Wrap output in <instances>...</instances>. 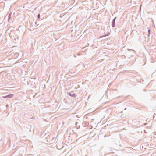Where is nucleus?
Segmentation results:
<instances>
[{
    "label": "nucleus",
    "instance_id": "nucleus-3",
    "mask_svg": "<svg viewBox=\"0 0 156 156\" xmlns=\"http://www.w3.org/2000/svg\"><path fill=\"white\" fill-rule=\"evenodd\" d=\"M117 17H115L112 20V27H115V20L116 19Z\"/></svg>",
    "mask_w": 156,
    "mask_h": 156
},
{
    "label": "nucleus",
    "instance_id": "nucleus-2",
    "mask_svg": "<svg viewBox=\"0 0 156 156\" xmlns=\"http://www.w3.org/2000/svg\"><path fill=\"white\" fill-rule=\"evenodd\" d=\"M13 96V95L12 94H9L8 95L4 96H2V98H12Z\"/></svg>",
    "mask_w": 156,
    "mask_h": 156
},
{
    "label": "nucleus",
    "instance_id": "nucleus-4",
    "mask_svg": "<svg viewBox=\"0 0 156 156\" xmlns=\"http://www.w3.org/2000/svg\"><path fill=\"white\" fill-rule=\"evenodd\" d=\"M14 55L15 58H18L19 55V52H17L16 53H15L14 54Z\"/></svg>",
    "mask_w": 156,
    "mask_h": 156
},
{
    "label": "nucleus",
    "instance_id": "nucleus-1",
    "mask_svg": "<svg viewBox=\"0 0 156 156\" xmlns=\"http://www.w3.org/2000/svg\"><path fill=\"white\" fill-rule=\"evenodd\" d=\"M67 94H68L69 96L73 97V98H75L76 97V94L73 93V92H68Z\"/></svg>",
    "mask_w": 156,
    "mask_h": 156
},
{
    "label": "nucleus",
    "instance_id": "nucleus-7",
    "mask_svg": "<svg viewBox=\"0 0 156 156\" xmlns=\"http://www.w3.org/2000/svg\"><path fill=\"white\" fill-rule=\"evenodd\" d=\"M107 35H103V36H100L99 37V38H102V37H105Z\"/></svg>",
    "mask_w": 156,
    "mask_h": 156
},
{
    "label": "nucleus",
    "instance_id": "nucleus-10",
    "mask_svg": "<svg viewBox=\"0 0 156 156\" xmlns=\"http://www.w3.org/2000/svg\"><path fill=\"white\" fill-rule=\"evenodd\" d=\"M9 36L10 37H11V33H10L9 34Z\"/></svg>",
    "mask_w": 156,
    "mask_h": 156
},
{
    "label": "nucleus",
    "instance_id": "nucleus-13",
    "mask_svg": "<svg viewBox=\"0 0 156 156\" xmlns=\"http://www.w3.org/2000/svg\"><path fill=\"white\" fill-rule=\"evenodd\" d=\"M117 90V89H114V90Z\"/></svg>",
    "mask_w": 156,
    "mask_h": 156
},
{
    "label": "nucleus",
    "instance_id": "nucleus-14",
    "mask_svg": "<svg viewBox=\"0 0 156 156\" xmlns=\"http://www.w3.org/2000/svg\"><path fill=\"white\" fill-rule=\"evenodd\" d=\"M77 123V122H76V124Z\"/></svg>",
    "mask_w": 156,
    "mask_h": 156
},
{
    "label": "nucleus",
    "instance_id": "nucleus-9",
    "mask_svg": "<svg viewBox=\"0 0 156 156\" xmlns=\"http://www.w3.org/2000/svg\"><path fill=\"white\" fill-rule=\"evenodd\" d=\"M117 26L119 28L121 27V25H119L117 24Z\"/></svg>",
    "mask_w": 156,
    "mask_h": 156
},
{
    "label": "nucleus",
    "instance_id": "nucleus-8",
    "mask_svg": "<svg viewBox=\"0 0 156 156\" xmlns=\"http://www.w3.org/2000/svg\"><path fill=\"white\" fill-rule=\"evenodd\" d=\"M40 15L39 14H38L37 15V20L39 19L40 18Z\"/></svg>",
    "mask_w": 156,
    "mask_h": 156
},
{
    "label": "nucleus",
    "instance_id": "nucleus-6",
    "mask_svg": "<svg viewBox=\"0 0 156 156\" xmlns=\"http://www.w3.org/2000/svg\"><path fill=\"white\" fill-rule=\"evenodd\" d=\"M148 36H149L151 32V30L150 28L148 27Z\"/></svg>",
    "mask_w": 156,
    "mask_h": 156
},
{
    "label": "nucleus",
    "instance_id": "nucleus-11",
    "mask_svg": "<svg viewBox=\"0 0 156 156\" xmlns=\"http://www.w3.org/2000/svg\"><path fill=\"white\" fill-rule=\"evenodd\" d=\"M16 38L17 39H18L19 38V37L18 36H16Z\"/></svg>",
    "mask_w": 156,
    "mask_h": 156
},
{
    "label": "nucleus",
    "instance_id": "nucleus-5",
    "mask_svg": "<svg viewBox=\"0 0 156 156\" xmlns=\"http://www.w3.org/2000/svg\"><path fill=\"white\" fill-rule=\"evenodd\" d=\"M19 58H20L22 56L23 54V53L22 52H21L20 51H19Z\"/></svg>",
    "mask_w": 156,
    "mask_h": 156
},
{
    "label": "nucleus",
    "instance_id": "nucleus-12",
    "mask_svg": "<svg viewBox=\"0 0 156 156\" xmlns=\"http://www.w3.org/2000/svg\"><path fill=\"white\" fill-rule=\"evenodd\" d=\"M6 107H8L9 106L8 105H6Z\"/></svg>",
    "mask_w": 156,
    "mask_h": 156
}]
</instances>
